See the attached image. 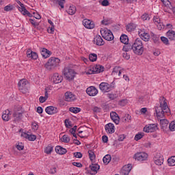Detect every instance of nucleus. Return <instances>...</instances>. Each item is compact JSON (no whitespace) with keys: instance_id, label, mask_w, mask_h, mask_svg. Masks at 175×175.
<instances>
[{"instance_id":"1","label":"nucleus","mask_w":175,"mask_h":175,"mask_svg":"<svg viewBox=\"0 0 175 175\" xmlns=\"http://www.w3.org/2000/svg\"><path fill=\"white\" fill-rule=\"evenodd\" d=\"M123 46V51L128 53L133 50L134 54L137 55H142L144 53V46H143V41L140 38H137L133 44H124Z\"/></svg>"},{"instance_id":"2","label":"nucleus","mask_w":175,"mask_h":175,"mask_svg":"<svg viewBox=\"0 0 175 175\" xmlns=\"http://www.w3.org/2000/svg\"><path fill=\"white\" fill-rule=\"evenodd\" d=\"M156 116L157 118H163L165 117V113L169 114L170 113V109L167 106L166 98L161 97L160 99V106L155 108Z\"/></svg>"},{"instance_id":"3","label":"nucleus","mask_w":175,"mask_h":175,"mask_svg":"<svg viewBox=\"0 0 175 175\" xmlns=\"http://www.w3.org/2000/svg\"><path fill=\"white\" fill-rule=\"evenodd\" d=\"M59 62H61V60L57 57H51L44 66L47 70H51V69L57 68L59 65Z\"/></svg>"},{"instance_id":"4","label":"nucleus","mask_w":175,"mask_h":175,"mask_svg":"<svg viewBox=\"0 0 175 175\" xmlns=\"http://www.w3.org/2000/svg\"><path fill=\"white\" fill-rule=\"evenodd\" d=\"M18 90L22 94H27L29 91V82L27 79H21L18 83Z\"/></svg>"},{"instance_id":"5","label":"nucleus","mask_w":175,"mask_h":175,"mask_svg":"<svg viewBox=\"0 0 175 175\" xmlns=\"http://www.w3.org/2000/svg\"><path fill=\"white\" fill-rule=\"evenodd\" d=\"M63 73L68 81H72V80L75 79V76H76V72H75V70L69 67H65Z\"/></svg>"},{"instance_id":"6","label":"nucleus","mask_w":175,"mask_h":175,"mask_svg":"<svg viewBox=\"0 0 175 175\" xmlns=\"http://www.w3.org/2000/svg\"><path fill=\"white\" fill-rule=\"evenodd\" d=\"M100 33L103 39H105V40L110 42L114 39V36L113 35L111 31L106 28L101 29Z\"/></svg>"},{"instance_id":"7","label":"nucleus","mask_w":175,"mask_h":175,"mask_svg":"<svg viewBox=\"0 0 175 175\" xmlns=\"http://www.w3.org/2000/svg\"><path fill=\"white\" fill-rule=\"evenodd\" d=\"M99 88L104 94L106 92H110V91L114 89V86L111 84H109L106 82H103L99 85Z\"/></svg>"},{"instance_id":"8","label":"nucleus","mask_w":175,"mask_h":175,"mask_svg":"<svg viewBox=\"0 0 175 175\" xmlns=\"http://www.w3.org/2000/svg\"><path fill=\"white\" fill-rule=\"evenodd\" d=\"M105 68L102 65L96 64L92 69H90L88 72H86V75H95L96 73H102L104 72Z\"/></svg>"},{"instance_id":"9","label":"nucleus","mask_w":175,"mask_h":175,"mask_svg":"<svg viewBox=\"0 0 175 175\" xmlns=\"http://www.w3.org/2000/svg\"><path fill=\"white\" fill-rule=\"evenodd\" d=\"M148 157V154H147V153L144 152H137L133 156L134 159L141 161H146V159H147Z\"/></svg>"},{"instance_id":"10","label":"nucleus","mask_w":175,"mask_h":175,"mask_svg":"<svg viewBox=\"0 0 175 175\" xmlns=\"http://www.w3.org/2000/svg\"><path fill=\"white\" fill-rule=\"evenodd\" d=\"M157 129H158V126L157 124H150L144 126V132H146V133H152V132H155Z\"/></svg>"},{"instance_id":"11","label":"nucleus","mask_w":175,"mask_h":175,"mask_svg":"<svg viewBox=\"0 0 175 175\" xmlns=\"http://www.w3.org/2000/svg\"><path fill=\"white\" fill-rule=\"evenodd\" d=\"M52 80L54 84H59V83H62L64 77H62V75H59L58 73H55L52 77Z\"/></svg>"},{"instance_id":"12","label":"nucleus","mask_w":175,"mask_h":175,"mask_svg":"<svg viewBox=\"0 0 175 175\" xmlns=\"http://www.w3.org/2000/svg\"><path fill=\"white\" fill-rule=\"evenodd\" d=\"M154 161L155 165L161 166L163 164V157H161L160 153H157L154 157Z\"/></svg>"},{"instance_id":"13","label":"nucleus","mask_w":175,"mask_h":175,"mask_svg":"<svg viewBox=\"0 0 175 175\" xmlns=\"http://www.w3.org/2000/svg\"><path fill=\"white\" fill-rule=\"evenodd\" d=\"M83 25L88 29H92V28H95V24H94V22L88 19H84L83 21Z\"/></svg>"},{"instance_id":"14","label":"nucleus","mask_w":175,"mask_h":175,"mask_svg":"<svg viewBox=\"0 0 175 175\" xmlns=\"http://www.w3.org/2000/svg\"><path fill=\"white\" fill-rule=\"evenodd\" d=\"M132 170V164H128L127 165H124L122 170H121V174L122 175H128L129 173H131V171Z\"/></svg>"},{"instance_id":"15","label":"nucleus","mask_w":175,"mask_h":175,"mask_svg":"<svg viewBox=\"0 0 175 175\" xmlns=\"http://www.w3.org/2000/svg\"><path fill=\"white\" fill-rule=\"evenodd\" d=\"M86 92L90 96H95L98 94V90L94 86H90L87 88Z\"/></svg>"},{"instance_id":"16","label":"nucleus","mask_w":175,"mask_h":175,"mask_svg":"<svg viewBox=\"0 0 175 175\" xmlns=\"http://www.w3.org/2000/svg\"><path fill=\"white\" fill-rule=\"evenodd\" d=\"M93 42L96 46H103V44H105V41H103V39L99 35L96 36Z\"/></svg>"},{"instance_id":"17","label":"nucleus","mask_w":175,"mask_h":175,"mask_svg":"<svg viewBox=\"0 0 175 175\" xmlns=\"http://www.w3.org/2000/svg\"><path fill=\"white\" fill-rule=\"evenodd\" d=\"M45 111L47 113V114L52 116V114H57V113H58V109L57 107L49 106L45 109Z\"/></svg>"},{"instance_id":"18","label":"nucleus","mask_w":175,"mask_h":175,"mask_svg":"<svg viewBox=\"0 0 175 175\" xmlns=\"http://www.w3.org/2000/svg\"><path fill=\"white\" fill-rule=\"evenodd\" d=\"M111 120L113 121L116 124V125H118L120 124V116L118 115L117 113L112 111L110 113Z\"/></svg>"},{"instance_id":"19","label":"nucleus","mask_w":175,"mask_h":175,"mask_svg":"<svg viewBox=\"0 0 175 175\" xmlns=\"http://www.w3.org/2000/svg\"><path fill=\"white\" fill-rule=\"evenodd\" d=\"M76 99L75 94H72L70 92H66L65 93V100L66 102H72Z\"/></svg>"},{"instance_id":"20","label":"nucleus","mask_w":175,"mask_h":175,"mask_svg":"<svg viewBox=\"0 0 175 175\" xmlns=\"http://www.w3.org/2000/svg\"><path fill=\"white\" fill-rule=\"evenodd\" d=\"M27 57H28V58H31V59H38V54L36 52L32 51L31 49H27Z\"/></svg>"},{"instance_id":"21","label":"nucleus","mask_w":175,"mask_h":175,"mask_svg":"<svg viewBox=\"0 0 175 175\" xmlns=\"http://www.w3.org/2000/svg\"><path fill=\"white\" fill-rule=\"evenodd\" d=\"M153 21L155 24H157V28L161 31L162 28H165L163 24L161 23V18L159 16H154Z\"/></svg>"},{"instance_id":"22","label":"nucleus","mask_w":175,"mask_h":175,"mask_svg":"<svg viewBox=\"0 0 175 175\" xmlns=\"http://www.w3.org/2000/svg\"><path fill=\"white\" fill-rule=\"evenodd\" d=\"M90 167L91 172H90V174L92 175L96 174V173H98V170L100 169V166L98 164H92L91 165H90Z\"/></svg>"},{"instance_id":"23","label":"nucleus","mask_w":175,"mask_h":175,"mask_svg":"<svg viewBox=\"0 0 175 175\" xmlns=\"http://www.w3.org/2000/svg\"><path fill=\"white\" fill-rule=\"evenodd\" d=\"M105 131L108 132V133H114V124L112 123H108L105 125Z\"/></svg>"},{"instance_id":"24","label":"nucleus","mask_w":175,"mask_h":175,"mask_svg":"<svg viewBox=\"0 0 175 175\" xmlns=\"http://www.w3.org/2000/svg\"><path fill=\"white\" fill-rule=\"evenodd\" d=\"M13 117L15 121H20L23 118V111H15Z\"/></svg>"},{"instance_id":"25","label":"nucleus","mask_w":175,"mask_h":175,"mask_svg":"<svg viewBox=\"0 0 175 175\" xmlns=\"http://www.w3.org/2000/svg\"><path fill=\"white\" fill-rule=\"evenodd\" d=\"M41 55L43 58H49L51 55V51H49V49L46 48H42L41 50Z\"/></svg>"},{"instance_id":"26","label":"nucleus","mask_w":175,"mask_h":175,"mask_svg":"<svg viewBox=\"0 0 175 175\" xmlns=\"http://www.w3.org/2000/svg\"><path fill=\"white\" fill-rule=\"evenodd\" d=\"M55 150L57 154H59V155H64L66 154L67 152L66 150L63 147H61V146H56Z\"/></svg>"},{"instance_id":"27","label":"nucleus","mask_w":175,"mask_h":175,"mask_svg":"<svg viewBox=\"0 0 175 175\" xmlns=\"http://www.w3.org/2000/svg\"><path fill=\"white\" fill-rule=\"evenodd\" d=\"M139 36H141V41L144 40V42H148L150 40V34L148 33H139Z\"/></svg>"},{"instance_id":"28","label":"nucleus","mask_w":175,"mask_h":175,"mask_svg":"<svg viewBox=\"0 0 175 175\" xmlns=\"http://www.w3.org/2000/svg\"><path fill=\"white\" fill-rule=\"evenodd\" d=\"M160 125L162 129H166L167 125H169V120L167 119H161Z\"/></svg>"},{"instance_id":"29","label":"nucleus","mask_w":175,"mask_h":175,"mask_svg":"<svg viewBox=\"0 0 175 175\" xmlns=\"http://www.w3.org/2000/svg\"><path fill=\"white\" fill-rule=\"evenodd\" d=\"M167 38L170 39V40H175V31L173 30H169L167 33Z\"/></svg>"},{"instance_id":"30","label":"nucleus","mask_w":175,"mask_h":175,"mask_svg":"<svg viewBox=\"0 0 175 175\" xmlns=\"http://www.w3.org/2000/svg\"><path fill=\"white\" fill-rule=\"evenodd\" d=\"M10 114V111H9L8 109L5 111L2 115V120H3V121H9V120H10V118L9 116Z\"/></svg>"},{"instance_id":"31","label":"nucleus","mask_w":175,"mask_h":175,"mask_svg":"<svg viewBox=\"0 0 175 175\" xmlns=\"http://www.w3.org/2000/svg\"><path fill=\"white\" fill-rule=\"evenodd\" d=\"M120 39L121 43H123V44H128L129 42V38H128V36L125 34L122 35Z\"/></svg>"},{"instance_id":"32","label":"nucleus","mask_w":175,"mask_h":175,"mask_svg":"<svg viewBox=\"0 0 175 175\" xmlns=\"http://www.w3.org/2000/svg\"><path fill=\"white\" fill-rule=\"evenodd\" d=\"M67 13L70 16H73L76 13V6L70 5L68 10H66Z\"/></svg>"},{"instance_id":"33","label":"nucleus","mask_w":175,"mask_h":175,"mask_svg":"<svg viewBox=\"0 0 175 175\" xmlns=\"http://www.w3.org/2000/svg\"><path fill=\"white\" fill-rule=\"evenodd\" d=\"M103 161L105 165H109V163H110V161H111V156L110 154H106L103 157Z\"/></svg>"},{"instance_id":"34","label":"nucleus","mask_w":175,"mask_h":175,"mask_svg":"<svg viewBox=\"0 0 175 175\" xmlns=\"http://www.w3.org/2000/svg\"><path fill=\"white\" fill-rule=\"evenodd\" d=\"M136 25L134 23H129L126 26V29L128 32H131V31H134L135 29Z\"/></svg>"},{"instance_id":"35","label":"nucleus","mask_w":175,"mask_h":175,"mask_svg":"<svg viewBox=\"0 0 175 175\" xmlns=\"http://www.w3.org/2000/svg\"><path fill=\"white\" fill-rule=\"evenodd\" d=\"M89 59L91 62H95L98 59V55L96 53H90L89 55Z\"/></svg>"},{"instance_id":"36","label":"nucleus","mask_w":175,"mask_h":175,"mask_svg":"<svg viewBox=\"0 0 175 175\" xmlns=\"http://www.w3.org/2000/svg\"><path fill=\"white\" fill-rule=\"evenodd\" d=\"M167 162L170 166H175V156H172L168 159Z\"/></svg>"},{"instance_id":"37","label":"nucleus","mask_w":175,"mask_h":175,"mask_svg":"<svg viewBox=\"0 0 175 175\" xmlns=\"http://www.w3.org/2000/svg\"><path fill=\"white\" fill-rule=\"evenodd\" d=\"M69 110L71 113H74L75 114H77V113H80V111H81V109L79 107H70Z\"/></svg>"},{"instance_id":"38","label":"nucleus","mask_w":175,"mask_h":175,"mask_svg":"<svg viewBox=\"0 0 175 175\" xmlns=\"http://www.w3.org/2000/svg\"><path fill=\"white\" fill-rule=\"evenodd\" d=\"M151 38H152V40L154 42V43H159V36L152 33Z\"/></svg>"},{"instance_id":"39","label":"nucleus","mask_w":175,"mask_h":175,"mask_svg":"<svg viewBox=\"0 0 175 175\" xmlns=\"http://www.w3.org/2000/svg\"><path fill=\"white\" fill-rule=\"evenodd\" d=\"M22 14H23V16L27 15L28 17H33L32 14H31L28 10H27V8H24L23 10H22L21 11Z\"/></svg>"},{"instance_id":"40","label":"nucleus","mask_w":175,"mask_h":175,"mask_svg":"<svg viewBox=\"0 0 175 175\" xmlns=\"http://www.w3.org/2000/svg\"><path fill=\"white\" fill-rule=\"evenodd\" d=\"M107 97L109 98V99H111V100H113V99L118 98V94L116 93H111L107 94Z\"/></svg>"},{"instance_id":"41","label":"nucleus","mask_w":175,"mask_h":175,"mask_svg":"<svg viewBox=\"0 0 175 175\" xmlns=\"http://www.w3.org/2000/svg\"><path fill=\"white\" fill-rule=\"evenodd\" d=\"M61 140L63 142V143H69V142H70V138L69 136L64 135L62 136Z\"/></svg>"},{"instance_id":"42","label":"nucleus","mask_w":175,"mask_h":175,"mask_svg":"<svg viewBox=\"0 0 175 175\" xmlns=\"http://www.w3.org/2000/svg\"><path fill=\"white\" fill-rule=\"evenodd\" d=\"M120 69H121V67L115 66L112 71V75H113V76H117V75H118V72L120 70Z\"/></svg>"},{"instance_id":"43","label":"nucleus","mask_w":175,"mask_h":175,"mask_svg":"<svg viewBox=\"0 0 175 175\" xmlns=\"http://www.w3.org/2000/svg\"><path fill=\"white\" fill-rule=\"evenodd\" d=\"M56 1L59 6H60L61 9H64L65 8L64 5H65V3L66 2V0H56Z\"/></svg>"},{"instance_id":"44","label":"nucleus","mask_w":175,"mask_h":175,"mask_svg":"<svg viewBox=\"0 0 175 175\" xmlns=\"http://www.w3.org/2000/svg\"><path fill=\"white\" fill-rule=\"evenodd\" d=\"M123 122H129L131 121V115L126 114L124 117H122Z\"/></svg>"},{"instance_id":"45","label":"nucleus","mask_w":175,"mask_h":175,"mask_svg":"<svg viewBox=\"0 0 175 175\" xmlns=\"http://www.w3.org/2000/svg\"><path fill=\"white\" fill-rule=\"evenodd\" d=\"M14 8V6L13 5H8L4 7L5 12H12V10Z\"/></svg>"},{"instance_id":"46","label":"nucleus","mask_w":175,"mask_h":175,"mask_svg":"<svg viewBox=\"0 0 175 175\" xmlns=\"http://www.w3.org/2000/svg\"><path fill=\"white\" fill-rule=\"evenodd\" d=\"M88 154L90 161H94V159H95V153H94L92 150H89Z\"/></svg>"},{"instance_id":"47","label":"nucleus","mask_w":175,"mask_h":175,"mask_svg":"<svg viewBox=\"0 0 175 175\" xmlns=\"http://www.w3.org/2000/svg\"><path fill=\"white\" fill-rule=\"evenodd\" d=\"M161 40L163 42V43H164V44H166L167 46L170 44L169 40L166 37H161Z\"/></svg>"},{"instance_id":"48","label":"nucleus","mask_w":175,"mask_h":175,"mask_svg":"<svg viewBox=\"0 0 175 175\" xmlns=\"http://www.w3.org/2000/svg\"><path fill=\"white\" fill-rule=\"evenodd\" d=\"M16 2H17V3H18V5L21 6V7H18V10L19 11H22V10H24V8H25V6H24V4L23 3H22V2L21 1H20L19 0H15Z\"/></svg>"},{"instance_id":"49","label":"nucleus","mask_w":175,"mask_h":175,"mask_svg":"<svg viewBox=\"0 0 175 175\" xmlns=\"http://www.w3.org/2000/svg\"><path fill=\"white\" fill-rule=\"evenodd\" d=\"M169 129L172 131H175V121H172V122H171L170 123Z\"/></svg>"},{"instance_id":"50","label":"nucleus","mask_w":175,"mask_h":175,"mask_svg":"<svg viewBox=\"0 0 175 175\" xmlns=\"http://www.w3.org/2000/svg\"><path fill=\"white\" fill-rule=\"evenodd\" d=\"M46 154H50L51 152H53V146H48L45 149Z\"/></svg>"},{"instance_id":"51","label":"nucleus","mask_w":175,"mask_h":175,"mask_svg":"<svg viewBox=\"0 0 175 175\" xmlns=\"http://www.w3.org/2000/svg\"><path fill=\"white\" fill-rule=\"evenodd\" d=\"M27 139L29 140V142H35V140H36V135H29Z\"/></svg>"},{"instance_id":"52","label":"nucleus","mask_w":175,"mask_h":175,"mask_svg":"<svg viewBox=\"0 0 175 175\" xmlns=\"http://www.w3.org/2000/svg\"><path fill=\"white\" fill-rule=\"evenodd\" d=\"M143 136H144V135H143V133H138V134L135 135V140H136V142H137V140H140V139H142L143 137Z\"/></svg>"},{"instance_id":"53","label":"nucleus","mask_w":175,"mask_h":175,"mask_svg":"<svg viewBox=\"0 0 175 175\" xmlns=\"http://www.w3.org/2000/svg\"><path fill=\"white\" fill-rule=\"evenodd\" d=\"M165 8H167L172 3L169 0H161Z\"/></svg>"},{"instance_id":"54","label":"nucleus","mask_w":175,"mask_h":175,"mask_svg":"<svg viewBox=\"0 0 175 175\" xmlns=\"http://www.w3.org/2000/svg\"><path fill=\"white\" fill-rule=\"evenodd\" d=\"M122 57L124 58V59H129L131 58V55L128 54V53L124 52L122 53Z\"/></svg>"},{"instance_id":"55","label":"nucleus","mask_w":175,"mask_h":175,"mask_svg":"<svg viewBox=\"0 0 175 175\" xmlns=\"http://www.w3.org/2000/svg\"><path fill=\"white\" fill-rule=\"evenodd\" d=\"M31 126H32V129H33V131H38V129H39V126L38 125V123H36V122L32 123Z\"/></svg>"},{"instance_id":"56","label":"nucleus","mask_w":175,"mask_h":175,"mask_svg":"<svg viewBox=\"0 0 175 175\" xmlns=\"http://www.w3.org/2000/svg\"><path fill=\"white\" fill-rule=\"evenodd\" d=\"M74 157H75V158L80 159L83 157V154H81L80 152H74Z\"/></svg>"},{"instance_id":"57","label":"nucleus","mask_w":175,"mask_h":175,"mask_svg":"<svg viewBox=\"0 0 175 175\" xmlns=\"http://www.w3.org/2000/svg\"><path fill=\"white\" fill-rule=\"evenodd\" d=\"M29 21L31 23V24L33 25V27H38V25H39V23L35 22V21H33V19L32 18H29Z\"/></svg>"},{"instance_id":"58","label":"nucleus","mask_w":175,"mask_h":175,"mask_svg":"<svg viewBox=\"0 0 175 175\" xmlns=\"http://www.w3.org/2000/svg\"><path fill=\"white\" fill-rule=\"evenodd\" d=\"M47 100V98L44 96H40L39 98V101H40V103H44V102Z\"/></svg>"},{"instance_id":"59","label":"nucleus","mask_w":175,"mask_h":175,"mask_svg":"<svg viewBox=\"0 0 175 175\" xmlns=\"http://www.w3.org/2000/svg\"><path fill=\"white\" fill-rule=\"evenodd\" d=\"M72 165L77 167H83V164H81V163L73 162Z\"/></svg>"},{"instance_id":"60","label":"nucleus","mask_w":175,"mask_h":175,"mask_svg":"<svg viewBox=\"0 0 175 175\" xmlns=\"http://www.w3.org/2000/svg\"><path fill=\"white\" fill-rule=\"evenodd\" d=\"M101 5L103 6H109V0H103L101 3Z\"/></svg>"},{"instance_id":"61","label":"nucleus","mask_w":175,"mask_h":175,"mask_svg":"<svg viewBox=\"0 0 175 175\" xmlns=\"http://www.w3.org/2000/svg\"><path fill=\"white\" fill-rule=\"evenodd\" d=\"M102 140H103V143H107V142H109V137H107V135H103L102 137Z\"/></svg>"},{"instance_id":"62","label":"nucleus","mask_w":175,"mask_h":175,"mask_svg":"<svg viewBox=\"0 0 175 175\" xmlns=\"http://www.w3.org/2000/svg\"><path fill=\"white\" fill-rule=\"evenodd\" d=\"M100 108L98 107H94L93 108V111L94 113H100Z\"/></svg>"},{"instance_id":"63","label":"nucleus","mask_w":175,"mask_h":175,"mask_svg":"<svg viewBox=\"0 0 175 175\" xmlns=\"http://www.w3.org/2000/svg\"><path fill=\"white\" fill-rule=\"evenodd\" d=\"M49 33H54V26H51L47 29Z\"/></svg>"},{"instance_id":"64","label":"nucleus","mask_w":175,"mask_h":175,"mask_svg":"<svg viewBox=\"0 0 175 175\" xmlns=\"http://www.w3.org/2000/svg\"><path fill=\"white\" fill-rule=\"evenodd\" d=\"M141 18L142 20H144V21H146V20H147V18H148V14H144L141 16Z\"/></svg>"}]
</instances>
